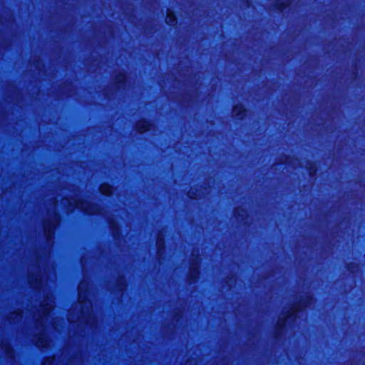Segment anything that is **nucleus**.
<instances>
[{
	"mask_svg": "<svg viewBox=\"0 0 365 365\" xmlns=\"http://www.w3.org/2000/svg\"><path fill=\"white\" fill-rule=\"evenodd\" d=\"M165 21L168 25L170 26L175 25L176 24V17L174 15V14L170 10H168L167 11Z\"/></svg>",
	"mask_w": 365,
	"mask_h": 365,
	"instance_id": "1a4fd4ad",
	"label": "nucleus"
},
{
	"mask_svg": "<svg viewBox=\"0 0 365 365\" xmlns=\"http://www.w3.org/2000/svg\"><path fill=\"white\" fill-rule=\"evenodd\" d=\"M236 215L238 216L240 214L238 213V210L236 211Z\"/></svg>",
	"mask_w": 365,
	"mask_h": 365,
	"instance_id": "f3484780",
	"label": "nucleus"
},
{
	"mask_svg": "<svg viewBox=\"0 0 365 365\" xmlns=\"http://www.w3.org/2000/svg\"><path fill=\"white\" fill-rule=\"evenodd\" d=\"M125 80V76L124 74H120L119 78L118 79L117 83H123Z\"/></svg>",
	"mask_w": 365,
	"mask_h": 365,
	"instance_id": "2eb2a0df",
	"label": "nucleus"
},
{
	"mask_svg": "<svg viewBox=\"0 0 365 365\" xmlns=\"http://www.w3.org/2000/svg\"><path fill=\"white\" fill-rule=\"evenodd\" d=\"M136 129L138 133H143L150 129V124L146 120L139 121L136 125Z\"/></svg>",
	"mask_w": 365,
	"mask_h": 365,
	"instance_id": "6e6552de",
	"label": "nucleus"
},
{
	"mask_svg": "<svg viewBox=\"0 0 365 365\" xmlns=\"http://www.w3.org/2000/svg\"><path fill=\"white\" fill-rule=\"evenodd\" d=\"M157 247H158V254L160 255V252L164 250V240L161 235H159L157 239Z\"/></svg>",
	"mask_w": 365,
	"mask_h": 365,
	"instance_id": "9b49d317",
	"label": "nucleus"
},
{
	"mask_svg": "<svg viewBox=\"0 0 365 365\" xmlns=\"http://www.w3.org/2000/svg\"><path fill=\"white\" fill-rule=\"evenodd\" d=\"M247 110L242 105H237L233 108L232 114L234 116L238 118H242L245 114Z\"/></svg>",
	"mask_w": 365,
	"mask_h": 365,
	"instance_id": "0eeeda50",
	"label": "nucleus"
},
{
	"mask_svg": "<svg viewBox=\"0 0 365 365\" xmlns=\"http://www.w3.org/2000/svg\"><path fill=\"white\" fill-rule=\"evenodd\" d=\"M100 192L105 195H110L113 192V188L108 184H102L99 187Z\"/></svg>",
	"mask_w": 365,
	"mask_h": 365,
	"instance_id": "9d476101",
	"label": "nucleus"
},
{
	"mask_svg": "<svg viewBox=\"0 0 365 365\" xmlns=\"http://www.w3.org/2000/svg\"><path fill=\"white\" fill-rule=\"evenodd\" d=\"M188 195L191 197V198H197V197H200V195H197V194H194L192 190H190L189 192H188Z\"/></svg>",
	"mask_w": 365,
	"mask_h": 365,
	"instance_id": "4468645a",
	"label": "nucleus"
},
{
	"mask_svg": "<svg viewBox=\"0 0 365 365\" xmlns=\"http://www.w3.org/2000/svg\"><path fill=\"white\" fill-rule=\"evenodd\" d=\"M199 259L198 256H196V259H193L190 265V277L192 280H195L198 277L199 271Z\"/></svg>",
	"mask_w": 365,
	"mask_h": 365,
	"instance_id": "423d86ee",
	"label": "nucleus"
},
{
	"mask_svg": "<svg viewBox=\"0 0 365 365\" xmlns=\"http://www.w3.org/2000/svg\"><path fill=\"white\" fill-rule=\"evenodd\" d=\"M39 342L43 343V339H41Z\"/></svg>",
	"mask_w": 365,
	"mask_h": 365,
	"instance_id": "6ab92c4d",
	"label": "nucleus"
},
{
	"mask_svg": "<svg viewBox=\"0 0 365 365\" xmlns=\"http://www.w3.org/2000/svg\"><path fill=\"white\" fill-rule=\"evenodd\" d=\"M89 284L82 281L78 286V304L69 312L68 319L70 322H78L80 325L85 324L88 328L95 329L97 319L91 311V302L88 300Z\"/></svg>",
	"mask_w": 365,
	"mask_h": 365,
	"instance_id": "f257e3e1",
	"label": "nucleus"
},
{
	"mask_svg": "<svg viewBox=\"0 0 365 365\" xmlns=\"http://www.w3.org/2000/svg\"><path fill=\"white\" fill-rule=\"evenodd\" d=\"M74 204L76 207L83 210L88 214H98L101 212V208L98 205L91 204L88 201L82 200H74Z\"/></svg>",
	"mask_w": 365,
	"mask_h": 365,
	"instance_id": "20e7f679",
	"label": "nucleus"
},
{
	"mask_svg": "<svg viewBox=\"0 0 365 365\" xmlns=\"http://www.w3.org/2000/svg\"><path fill=\"white\" fill-rule=\"evenodd\" d=\"M53 308V297L52 295L46 297V298L41 303L39 309V317L37 319L38 326H43L48 320V317Z\"/></svg>",
	"mask_w": 365,
	"mask_h": 365,
	"instance_id": "f03ea898",
	"label": "nucleus"
},
{
	"mask_svg": "<svg viewBox=\"0 0 365 365\" xmlns=\"http://www.w3.org/2000/svg\"><path fill=\"white\" fill-rule=\"evenodd\" d=\"M53 327H54V328H55L56 329H58V327H57V325H56V322H53Z\"/></svg>",
	"mask_w": 365,
	"mask_h": 365,
	"instance_id": "dca6fc26",
	"label": "nucleus"
},
{
	"mask_svg": "<svg viewBox=\"0 0 365 365\" xmlns=\"http://www.w3.org/2000/svg\"><path fill=\"white\" fill-rule=\"evenodd\" d=\"M59 222V216L55 212L48 220L43 222L44 232L48 240H51L53 236V231L56 225Z\"/></svg>",
	"mask_w": 365,
	"mask_h": 365,
	"instance_id": "7ed1b4c3",
	"label": "nucleus"
},
{
	"mask_svg": "<svg viewBox=\"0 0 365 365\" xmlns=\"http://www.w3.org/2000/svg\"><path fill=\"white\" fill-rule=\"evenodd\" d=\"M299 312V307L292 308L288 314L284 315V314L279 317L278 324L280 327L285 326L289 321L294 319L297 317V314Z\"/></svg>",
	"mask_w": 365,
	"mask_h": 365,
	"instance_id": "39448f33",
	"label": "nucleus"
},
{
	"mask_svg": "<svg viewBox=\"0 0 365 365\" xmlns=\"http://www.w3.org/2000/svg\"><path fill=\"white\" fill-rule=\"evenodd\" d=\"M30 281L31 283H33V279L32 278H30Z\"/></svg>",
	"mask_w": 365,
	"mask_h": 365,
	"instance_id": "a211bd4d",
	"label": "nucleus"
},
{
	"mask_svg": "<svg viewBox=\"0 0 365 365\" xmlns=\"http://www.w3.org/2000/svg\"><path fill=\"white\" fill-rule=\"evenodd\" d=\"M22 317H23V312L20 310H18V311H16V312L11 313V316L9 317V318L11 319L14 320V322L19 321Z\"/></svg>",
	"mask_w": 365,
	"mask_h": 365,
	"instance_id": "f8f14e48",
	"label": "nucleus"
},
{
	"mask_svg": "<svg viewBox=\"0 0 365 365\" xmlns=\"http://www.w3.org/2000/svg\"><path fill=\"white\" fill-rule=\"evenodd\" d=\"M34 280L35 281V285L36 286H38L41 284V277L39 275H37L34 279Z\"/></svg>",
	"mask_w": 365,
	"mask_h": 365,
	"instance_id": "ddd939ff",
	"label": "nucleus"
}]
</instances>
